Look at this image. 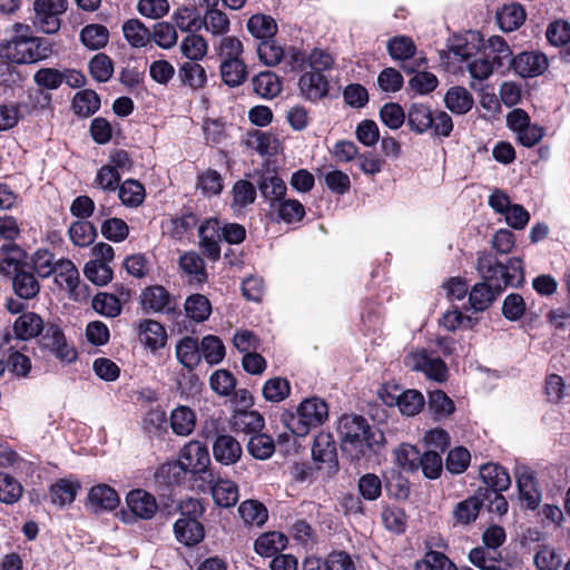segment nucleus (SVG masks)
Wrapping results in <instances>:
<instances>
[{"instance_id": "obj_34", "label": "nucleus", "mask_w": 570, "mask_h": 570, "mask_svg": "<svg viewBox=\"0 0 570 570\" xmlns=\"http://www.w3.org/2000/svg\"><path fill=\"white\" fill-rule=\"evenodd\" d=\"M287 544V538L281 532H266L261 534L254 544L255 551L262 557H272L284 550Z\"/></svg>"}, {"instance_id": "obj_53", "label": "nucleus", "mask_w": 570, "mask_h": 570, "mask_svg": "<svg viewBox=\"0 0 570 570\" xmlns=\"http://www.w3.org/2000/svg\"><path fill=\"white\" fill-rule=\"evenodd\" d=\"M232 207L235 209H242L255 202L256 189L248 180H237L232 188Z\"/></svg>"}, {"instance_id": "obj_32", "label": "nucleus", "mask_w": 570, "mask_h": 570, "mask_svg": "<svg viewBox=\"0 0 570 570\" xmlns=\"http://www.w3.org/2000/svg\"><path fill=\"white\" fill-rule=\"evenodd\" d=\"M80 489L77 481L60 479L50 488L51 502L58 507L71 504Z\"/></svg>"}, {"instance_id": "obj_52", "label": "nucleus", "mask_w": 570, "mask_h": 570, "mask_svg": "<svg viewBox=\"0 0 570 570\" xmlns=\"http://www.w3.org/2000/svg\"><path fill=\"white\" fill-rule=\"evenodd\" d=\"M247 450L255 459L266 460L273 455L275 444L269 435L256 433L250 436L247 443Z\"/></svg>"}, {"instance_id": "obj_9", "label": "nucleus", "mask_w": 570, "mask_h": 570, "mask_svg": "<svg viewBox=\"0 0 570 570\" xmlns=\"http://www.w3.org/2000/svg\"><path fill=\"white\" fill-rule=\"evenodd\" d=\"M39 343L42 348L50 351L61 362L71 363L77 358V352L73 346L67 343L61 328L56 324L45 326Z\"/></svg>"}, {"instance_id": "obj_59", "label": "nucleus", "mask_w": 570, "mask_h": 570, "mask_svg": "<svg viewBox=\"0 0 570 570\" xmlns=\"http://www.w3.org/2000/svg\"><path fill=\"white\" fill-rule=\"evenodd\" d=\"M291 393V385L286 379L273 377L265 382L263 395L266 401L278 403L285 400Z\"/></svg>"}, {"instance_id": "obj_40", "label": "nucleus", "mask_w": 570, "mask_h": 570, "mask_svg": "<svg viewBox=\"0 0 570 570\" xmlns=\"http://www.w3.org/2000/svg\"><path fill=\"white\" fill-rule=\"evenodd\" d=\"M497 20L500 28L504 31L518 29L525 20V12L518 3L503 6L497 13Z\"/></svg>"}, {"instance_id": "obj_30", "label": "nucleus", "mask_w": 570, "mask_h": 570, "mask_svg": "<svg viewBox=\"0 0 570 570\" xmlns=\"http://www.w3.org/2000/svg\"><path fill=\"white\" fill-rule=\"evenodd\" d=\"M122 33L134 48L146 47L151 41L150 30L139 19L127 20L122 24Z\"/></svg>"}, {"instance_id": "obj_64", "label": "nucleus", "mask_w": 570, "mask_h": 570, "mask_svg": "<svg viewBox=\"0 0 570 570\" xmlns=\"http://www.w3.org/2000/svg\"><path fill=\"white\" fill-rule=\"evenodd\" d=\"M415 570H458L455 564L443 553L429 551L424 559L416 562Z\"/></svg>"}, {"instance_id": "obj_33", "label": "nucleus", "mask_w": 570, "mask_h": 570, "mask_svg": "<svg viewBox=\"0 0 570 570\" xmlns=\"http://www.w3.org/2000/svg\"><path fill=\"white\" fill-rule=\"evenodd\" d=\"M196 425V415L185 405H179L171 411L170 426L173 432L177 435H189Z\"/></svg>"}, {"instance_id": "obj_48", "label": "nucleus", "mask_w": 570, "mask_h": 570, "mask_svg": "<svg viewBox=\"0 0 570 570\" xmlns=\"http://www.w3.org/2000/svg\"><path fill=\"white\" fill-rule=\"evenodd\" d=\"M198 219L193 213L185 214L180 217H171L164 225V232L173 238L180 239L188 230L193 229Z\"/></svg>"}, {"instance_id": "obj_26", "label": "nucleus", "mask_w": 570, "mask_h": 570, "mask_svg": "<svg viewBox=\"0 0 570 570\" xmlns=\"http://www.w3.org/2000/svg\"><path fill=\"white\" fill-rule=\"evenodd\" d=\"M45 328L42 318L32 312L20 315L14 324L13 332L20 340L37 337Z\"/></svg>"}, {"instance_id": "obj_24", "label": "nucleus", "mask_w": 570, "mask_h": 570, "mask_svg": "<svg viewBox=\"0 0 570 570\" xmlns=\"http://www.w3.org/2000/svg\"><path fill=\"white\" fill-rule=\"evenodd\" d=\"M138 330L140 341L150 350H158L166 344L167 333L159 322L144 320L139 322Z\"/></svg>"}, {"instance_id": "obj_31", "label": "nucleus", "mask_w": 570, "mask_h": 570, "mask_svg": "<svg viewBox=\"0 0 570 570\" xmlns=\"http://www.w3.org/2000/svg\"><path fill=\"white\" fill-rule=\"evenodd\" d=\"M432 114L433 111L430 109V107L419 102L412 104L409 107L406 114L410 129L416 134H423L428 131L433 124Z\"/></svg>"}, {"instance_id": "obj_47", "label": "nucleus", "mask_w": 570, "mask_h": 570, "mask_svg": "<svg viewBox=\"0 0 570 570\" xmlns=\"http://www.w3.org/2000/svg\"><path fill=\"white\" fill-rule=\"evenodd\" d=\"M80 38L87 48L98 50L108 43L109 31L102 24H88L81 30Z\"/></svg>"}, {"instance_id": "obj_42", "label": "nucleus", "mask_w": 570, "mask_h": 570, "mask_svg": "<svg viewBox=\"0 0 570 570\" xmlns=\"http://www.w3.org/2000/svg\"><path fill=\"white\" fill-rule=\"evenodd\" d=\"M196 188L206 197L217 196L223 191L224 178L215 169H206L198 174Z\"/></svg>"}, {"instance_id": "obj_15", "label": "nucleus", "mask_w": 570, "mask_h": 570, "mask_svg": "<svg viewBox=\"0 0 570 570\" xmlns=\"http://www.w3.org/2000/svg\"><path fill=\"white\" fill-rule=\"evenodd\" d=\"M298 86L302 95L312 101L326 97L330 90L327 77L317 71H305L298 80Z\"/></svg>"}, {"instance_id": "obj_28", "label": "nucleus", "mask_w": 570, "mask_h": 570, "mask_svg": "<svg viewBox=\"0 0 570 570\" xmlns=\"http://www.w3.org/2000/svg\"><path fill=\"white\" fill-rule=\"evenodd\" d=\"M176 356L185 367L195 368L202 360L198 341L190 336L181 338L176 345Z\"/></svg>"}, {"instance_id": "obj_17", "label": "nucleus", "mask_w": 570, "mask_h": 570, "mask_svg": "<svg viewBox=\"0 0 570 570\" xmlns=\"http://www.w3.org/2000/svg\"><path fill=\"white\" fill-rule=\"evenodd\" d=\"M126 502L131 513L144 520L151 519L158 509L155 497L141 489L130 491Z\"/></svg>"}, {"instance_id": "obj_38", "label": "nucleus", "mask_w": 570, "mask_h": 570, "mask_svg": "<svg viewBox=\"0 0 570 570\" xmlns=\"http://www.w3.org/2000/svg\"><path fill=\"white\" fill-rule=\"evenodd\" d=\"M254 90L263 98H274L282 91V82L276 73L263 71L252 80Z\"/></svg>"}, {"instance_id": "obj_44", "label": "nucleus", "mask_w": 570, "mask_h": 570, "mask_svg": "<svg viewBox=\"0 0 570 570\" xmlns=\"http://www.w3.org/2000/svg\"><path fill=\"white\" fill-rule=\"evenodd\" d=\"M118 197L122 205L128 207H137L145 199V188L144 186L135 180L127 179L121 185L118 186Z\"/></svg>"}, {"instance_id": "obj_36", "label": "nucleus", "mask_w": 570, "mask_h": 570, "mask_svg": "<svg viewBox=\"0 0 570 570\" xmlns=\"http://www.w3.org/2000/svg\"><path fill=\"white\" fill-rule=\"evenodd\" d=\"M470 561L478 568L483 570H502L500 562L501 553L494 549L478 547L471 550L469 554Z\"/></svg>"}, {"instance_id": "obj_58", "label": "nucleus", "mask_w": 570, "mask_h": 570, "mask_svg": "<svg viewBox=\"0 0 570 570\" xmlns=\"http://www.w3.org/2000/svg\"><path fill=\"white\" fill-rule=\"evenodd\" d=\"M424 396L416 390H407L396 399V405L402 414L413 416L424 406Z\"/></svg>"}, {"instance_id": "obj_60", "label": "nucleus", "mask_w": 570, "mask_h": 570, "mask_svg": "<svg viewBox=\"0 0 570 570\" xmlns=\"http://www.w3.org/2000/svg\"><path fill=\"white\" fill-rule=\"evenodd\" d=\"M416 47L413 40L405 36H396L389 40L387 51L394 60H406L414 56Z\"/></svg>"}, {"instance_id": "obj_57", "label": "nucleus", "mask_w": 570, "mask_h": 570, "mask_svg": "<svg viewBox=\"0 0 570 570\" xmlns=\"http://www.w3.org/2000/svg\"><path fill=\"white\" fill-rule=\"evenodd\" d=\"M187 315L196 322L207 320L212 312L208 298L200 294L190 295L185 303Z\"/></svg>"}, {"instance_id": "obj_25", "label": "nucleus", "mask_w": 570, "mask_h": 570, "mask_svg": "<svg viewBox=\"0 0 570 570\" xmlns=\"http://www.w3.org/2000/svg\"><path fill=\"white\" fill-rule=\"evenodd\" d=\"M246 27L248 32L261 41L274 38L278 30L274 18L263 13L253 14L248 19Z\"/></svg>"}, {"instance_id": "obj_2", "label": "nucleus", "mask_w": 570, "mask_h": 570, "mask_svg": "<svg viewBox=\"0 0 570 570\" xmlns=\"http://www.w3.org/2000/svg\"><path fill=\"white\" fill-rule=\"evenodd\" d=\"M14 36L2 47V56L14 63H33L46 59L51 53L48 40L35 37L30 27L16 23Z\"/></svg>"}, {"instance_id": "obj_35", "label": "nucleus", "mask_w": 570, "mask_h": 570, "mask_svg": "<svg viewBox=\"0 0 570 570\" xmlns=\"http://www.w3.org/2000/svg\"><path fill=\"white\" fill-rule=\"evenodd\" d=\"M235 430L244 433H259L265 424L264 417L257 411H236L232 419Z\"/></svg>"}, {"instance_id": "obj_61", "label": "nucleus", "mask_w": 570, "mask_h": 570, "mask_svg": "<svg viewBox=\"0 0 570 570\" xmlns=\"http://www.w3.org/2000/svg\"><path fill=\"white\" fill-rule=\"evenodd\" d=\"M207 42L206 40L196 33L188 35L181 41V52L183 55L190 59L191 61H197L203 59L207 53Z\"/></svg>"}, {"instance_id": "obj_37", "label": "nucleus", "mask_w": 570, "mask_h": 570, "mask_svg": "<svg viewBox=\"0 0 570 570\" xmlns=\"http://www.w3.org/2000/svg\"><path fill=\"white\" fill-rule=\"evenodd\" d=\"M445 106L452 112L464 115L471 110L473 106L472 95L463 87H452L444 97Z\"/></svg>"}, {"instance_id": "obj_13", "label": "nucleus", "mask_w": 570, "mask_h": 570, "mask_svg": "<svg viewBox=\"0 0 570 570\" xmlns=\"http://www.w3.org/2000/svg\"><path fill=\"white\" fill-rule=\"evenodd\" d=\"M511 65L517 73L523 78L542 75L549 66L546 55L538 51L521 52L512 58Z\"/></svg>"}, {"instance_id": "obj_20", "label": "nucleus", "mask_w": 570, "mask_h": 570, "mask_svg": "<svg viewBox=\"0 0 570 570\" xmlns=\"http://www.w3.org/2000/svg\"><path fill=\"white\" fill-rule=\"evenodd\" d=\"M312 455L316 462L327 464L328 471L337 470L336 446L331 434L320 433L314 440Z\"/></svg>"}, {"instance_id": "obj_56", "label": "nucleus", "mask_w": 570, "mask_h": 570, "mask_svg": "<svg viewBox=\"0 0 570 570\" xmlns=\"http://www.w3.org/2000/svg\"><path fill=\"white\" fill-rule=\"evenodd\" d=\"M51 275L56 285H77L79 281V272L69 259L56 262Z\"/></svg>"}, {"instance_id": "obj_29", "label": "nucleus", "mask_w": 570, "mask_h": 570, "mask_svg": "<svg viewBox=\"0 0 570 570\" xmlns=\"http://www.w3.org/2000/svg\"><path fill=\"white\" fill-rule=\"evenodd\" d=\"M222 80L229 87H238L247 78V66L242 58L220 62Z\"/></svg>"}, {"instance_id": "obj_49", "label": "nucleus", "mask_w": 570, "mask_h": 570, "mask_svg": "<svg viewBox=\"0 0 570 570\" xmlns=\"http://www.w3.org/2000/svg\"><path fill=\"white\" fill-rule=\"evenodd\" d=\"M199 350L202 357L210 364H218L225 357V346L218 336L207 335L203 337Z\"/></svg>"}, {"instance_id": "obj_4", "label": "nucleus", "mask_w": 570, "mask_h": 570, "mask_svg": "<svg viewBox=\"0 0 570 570\" xmlns=\"http://www.w3.org/2000/svg\"><path fill=\"white\" fill-rule=\"evenodd\" d=\"M478 272L484 282L476 285H487V282L499 279L503 281L504 285H522L524 282L520 258H511L507 265H501L493 255L482 253L478 257Z\"/></svg>"}, {"instance_id": "obj_16", "label": "nucleus", "mask_w": 570, "mask_h": 570, "mask_svg": "<svg viewBox=\"0 0 570 570\" xmlns=\"http://www.w3.org/2000/svg\"><path fill=\"white\" fill-rule=\"evenodd\" d=\"M207 488L212 491L214 502L222 508L234 507L239 499L238 487L232 480L214 476L213 483L204 484L203 488L198 489L205 491Z\"/></svg>"}, {"instance_id": "obj_22", "label": "nucleus", "mask_w": 570, "mask_h": 570, "mask_svg": "<svg viewBox=\"0 0 570 570\" xmlns=\"http://www.w3.org/2000/svg\"><path fill=\"white\" fill-rule=\"evenodd\" d=\"M480 476L492 492H503L511 485V478L507 470L495 463L481 465Z\"/></svg>"}, {"instance_id": "obj_62", "label": "nucleus", "mask_w": 570, "mask_h": 570, "mask_svg": "<svg viewBox=\"0 0 570 570\" xmlns=\"http://www.w3.org/2000/svg\"><path fill=\"white\" fill-rule=\"evenodd\" d=\"M179 76L183 82L191 88H202L206 83V71L196 61L185 62L179 69Z\"/></svg>"}, {"instance_id": "obj_51", "label": "nucleus", "mask_w": 570, "mask_h": 570, "mask_svg": "<svg viewBox=\"0 0 570 570\" xmlns=\"http://www.w3.org/2000/svg\"><path fill=\"white\" fill-rule=\"evenodd\" d=\"M214 49L222 61L239 59L244 52L243 42L235 36H223L214 43Z\"/></svg>"}, {"instance_id": "obj_1", "label": "nucleus", "mask_w": 570, "mask_h": 570, "mask_svg": "<svg viewBox=\"0 0 570 570\" xmlns=\"http://www.w3.org/2000/svg\"><path fill=\"white\" fill-rule=\"evenodd\" d=\"M337 432L342 452L355 462L376 453L385 441L381 430L371 426L365 417L355 414H344L338 420Z\"/></svg>"}, {"instance_id": "obj_63", "label": "nucleus", "mask_w": 570, "mask_h": 570, "mask_svg": "<svg viewBox=\"0 0 570 570\" xmlns=\"http://www.w3.org/2000/svg\"><path fill=\"white\" fill-rule=\"evenodd\" d=\"M83 273L94 285H107L112 278V271L108 264L90 261L85 265Z\"/></svg>"}, {"instance_id": "obj_11", "label": "nucleus", "mask_w": 570, "mask_h": 570, "mask_svg": "<svg viewBox=\"0 0 570 570\" xmlns=\"http://www.w3.org/2000/svg\"><path fill=\"white\" fill-rule=\"evenodd\" d=\"M199 244L203 254L212 261L220 257L222 226L217 218L205 219L198 228Z\"/></svg>"}, {"instance_id": "obj_18", "label": "nucleus", "mask_w": 570, "mask_h": 570, "mask_svg": "<svg viewBox=\"0 0 570 570\" xmlns=\"http://www.w3.org/2000/svg\"><path fill=\"white\" fill-rule=\"evenodd\" d=\"M119 502L118 493L107 484L95 485L88 493V508L94 513L114 510Z\"/></svg>"}, {"instance_id": "obj_12", "label": "nucleus", "mask_w": 570, "mask_h": 570, "mask_svg": "<svg viewBox=\"0 0 570 570\" xmlns=\"http://www.w3.org/2000/svg\"><path fill=\"white\" fill-rule=\"evenodd\" d=\"M140 305L146 313H169L175 308V298L166 287H145L140 294Z\"/></svg>"}, {"instance_id": "obj_43", "label": "nucleus", "mask_w": 570, "mask_h": 570, "mask_svg": "<svg viewBox=\"0 0 570 570\" xmlns=\"http://www.w3.org/2000/svg\"><path fill=\"white\" fill-rule=\"evenodd\" d=\"M483 53H487L492 60L497 61L498 68L511 66L512 51L502 37H491Z\"/></svg>"}, {"instance_id": "obj_8", "label": "nucleus", "mask_w": 570, "mask_h": 570, "mask_svg": "<svg viewBox=\"0 0 570 570\" xmlns=\"http://www.w3.org/2000/svg\"><path fill=\"white\" fill-rule=\"evenodd\" d=\"M405 364L413 371L423 372L429 379L443 382L448 376V367L439 356H432L426 350H417L405 357Z\"/></svg>"}, {"instance_id": "obj_10", "label": "nucleus", "mask_w": 570, "mask_h": 570, "mask_svg": "<svg viewBox=\"0 0 570 570\" xmlns=\"http://www.w3.org/2000/svg\"><path fill=\"white\" fill-rule=\"evenodd\" d=\"M514 474L520 500L528 509L535 510L542 495L534 471L525 465H519Z\"/></svg>"}, {"instance_id": "obj_54", "label": "nucleus", "mask_w": 570, "mask_h": 570, "mask_svg": "<svg viewBox=\"0 0 570 570\" xmlns=\"http://www.w3.org/2000/svg\"><path fill=\"white\" fill-rule=\"evenodd\" d=\"M259 60L269 67L278 65L285 58L284 48L274 38L261 41L257 46Z\"/></svg>"}, {"instance_id": "obj_21", "label": "nucleus", "mask_w": 570, "mask_h": 570, "mask_svg": "<svg viewBox=\"0 0 570 570\" xmlns=\"http://www.w3.org/2000/svg\"><path fill=\"white\" fill-rule=\"evenodd\" d=\"M488 493V489L484 491V493L482 490H479L476 495L470 497L459 502L453 511L455 521L461 524H469L473 522L479 515L484 499H490V494Z\"/></svg>"}, {"instance_id": "obj_5", "label": "nucleus", "mask_w": 570, "mask_h": 570, "mask_svg": "<svg viewBox=\"0 0 570 570\" xmlns=\"http://www.w3.org/2000/svg\"><path fill=\"white\" fill-rule=\"evenodd\" d=\"M178 460L186 468L196 483V488L213 483L214 474L209 470L210 458L208 450L200 442L191 441L179 452Z\"/></svg>"}, {"instance_id": "obj_27", "label": "nucleus", "mask_w": 570, "mask_h": 570, "mask_svg": "<svg viewBox=\"0 0 570 570\" xmlns=\"http://www.w3.org/2000/svg\"><path fill=\"white\" fill-rule=\"evenodd\" d=\"M258 189L263 197L275 207V203H281L286 194V185L277 175H263L258 181Z\"/></svg>"}, {"instance_id": "obj_45", "label": "nucleus", "mask_w": 570, "mask_h": 570, "mask_svg": "<svg viewBox=\"0 0 570 570\" xmlns=\"http://www.w3.org/2000/svg\"><path fill=\"white\" fill-rule=\"evenodd\" d=\"M69 238L75 246L87 247L97 236L95 226L88 220H77L68 229Z\"/></svg>"}, {"instance_id": "obj_39", "label": "nucleus", "mask_w": 570, "mask_h": 570, "mask_svg": "<svg viewBox=\"0 0 570 570\" xmlns=\"http://www.w3.org/2000/svg\"><path fill=\"white\" fill-rule=\"evenodd\" d=\"M100 108V97L94 90L86 89L76 94L72 100V109L80 117H89Z\"/></svg>"}, {"instance_id": "obj_14", "label": "nucleus", "mask_w": 570, "mask_h": 570, "mask_svg": "<svg viewBox=\"0 0 570 570\" xmlns=\"http://www.w3.org/2000/svg\"><path fill=\"white\" fill-rule=\"evenodd\" d=\"M156 479L158 482L169 487H196V483H191V475L188 473V471L179 460L161 464L156 472Z\"/></svg>"}, {"instance_id": "obj_55", "label": "nucleus", "mask_w": 570, "mask_h": 570, "mask_svg": "<svg viewBox=\"0 0 570 570\" xmlns=\"http://www.w3.org/2000/svg\"><path fill=\"white\" fill-rule=\"evenodd\" d=\"M428 404L436 419L448 417L455 410L453 401L441 390L430 392Z\"/></svg>"}, {"instance_id": "obj_7", "label": "nucleus", "mask_w": 570, "mask_h": 570, "mask_svg": "<svg viewBox=\"0 0 570 570\" xmlns=\"http://www.w3.org/2000/svg\"><path fill=\"white\" fill-rule=\"evenodd\" d=\"M68 8L67 0H35V24L45 33H55L60 29V16Z\"/></svg>"}, {"instance_id": "obj_6", "label": "nucleus", "mask_w": 570, "mask_h": 570, "mask_svg": "<svg viewBox=\"0 0 570 570\" xmlns=\"http://www.w3.org/2000/svg\"><path fill=\"white\" fill-rule=\"evenodd\" d=\"M11 253L10 256L0 261V274L8 277L12 285H37L36 276L28 271L29 266L21 262L24 253L14 244L2 247Z\"/></svg>"}, {"instance_id": "obj_50", "label": "nucleus", "mask_w": 570, "mask_h": 570, "mask_svg": "<svg viewBox=\"0 0 570 570\" xmlns=\"http://www.w3.org/2000/svg\"><path fill=\"white\" fill-rule=\"evenodd\" d=\"M500 287H471L466 298L468 311L482 312L493 302L497 291Z\"/></svg>"}, {"instance_id": "obj_3", "label": "nucleus", "mask_w": 570, "mask_h": 570, "mask_svg": "<svg viewBox=\"0 0 570 570\" xmlns=\"http://www.w3.org/2000/svg\"><path fill=\"white\" fill-rule=\"evenodd\" d=\"M328 417V406L320 397H308L301 402L296 414H284L282 421L297 436H305L311 429L322 425Z\"/></svg>"}, {"instance_id": "obj_46", "label": "nucleus", "mask_w": 570, "mask_h": 570, "mask_svg": "<svg viewBox=\"0 0 570 570\" xmlns=\"http://www.w3.org/2000/svg\"><path fill=\"white\" fill-rule=\"evenodd\" d=\"M238 513L246 524L263 525L268 518L267 509L256 500H246L238 507Z\"/></svg>"}, {"instance_id": "obj_23", "label": "nucleus", "mask_w": 570, "mask_h": 570, "mask_svg": "<svg viewBox=\"0 0 570 570\" xmlns=\"http://www.w3.org/2000/svg\"><path fill=\"white\" fill-rule=\"evenodd\" d=\"M177 540L186 546H195L204 538V528L195 518H180L174 524Z\"/></svg>"}, {"instance_id": "obj_41", "label": "nucleus", "mask_w": 570, "mask_h": 570, "mask_svg": "<svg viewBox=\"0 0 570 570\" xmlns=\"http://www.w3.org/2000/svg\"><path fill=\"white\" fill-rule=\"evenodd\" d=\"M200 21L202 27L213 36H225L230 28L228 16L217 8L206 10L204 17L200 18Z\"/></svg>"}, {"instance_id": "obj_19", "label": "nucleus", "mask_w": 570, "mask_h": 570, "mask_svg": "<svg viewBox=\"0 0 570 570\" xmlns=\"http://www.w3.org/2000/svg\"><path fill=\"white\" fill-rule=\"evenodd\" d=\"M243 450L239 442L232 435H218L213 444V455L222 464L230 465L242 456Z\"/></svg>"}]
</instances>
